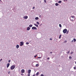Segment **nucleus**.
Masks as SVG:
<instances>
[{
    "instance_id": "9",
    "label": "nucleus",
    "mask_w": 76,
    "mask_h": 76,
    "mask_svg": "<svg viewBox=\"0 0 76 76\" xmlns=\"http://www.w3.org/2000/svg\"><path fill=\"white\" fill-rule=\"evenodd\" d=\"M31 70L29 69L28 71V74H30V73H31Z\"/></svg>"
},
{
    "instance_id": "1",
    "label": "nucleus",
    "mask_w": 76,
    "mask_h": 76,
    "mask_svg": "<svg viewBox=\"0 0 76 76\" xmlns=\"http://www.w3.org/2000/svg\"><path fill=\"white\" fill-rule=\"evenodd\" d=\"M15 68V65L12 66L10 67L11 70H13Z\"/></svg>"
},
{
    "instance_id": "24",
    "label": "nucleus",
    "mask_w": 76,
    "mask_h": 76,
    "mask_svg": "<svg viewBox=\"0 0 76 76\" xmlns=\"http://www.w3.org/2000/svg\"><path fill=\"white\" fill-rule=\"evenodd\" d=\"M72 58V56H69V59H71Z\"/></svg>"
},
{
    "instance_id": "6",
    "label": "nucleus",
    "mask_w": 76,
    "mask_h": 76,
    "mask_svg": "<svg viewBox=\"0 0 76 76\" xmlns=\"http://www.w3.org/2000/svg\"><path fill=\"white\" fill-rule=\"evenodd\" d=\"M21 72L22 73H23L25 72V70L23 69L21 70Z\"/></svg>"
},
{
    "instance_id": "12",
    "label": "nucleus",
    "mask_w": 76,
    "mask_h": 76,
    "mask_svg": "<svg viewBox=\"0 0 76 76\" xmlns=\"http://www.w3.org/2000/svg\"><path fill=\"white\" fill-rule=\"evenodd\" d=\"M34 25H35V26H36V27H38V25H37V24L35 23L34 24Z\"/></svg>"
},
{
    "instance_id": "11",
    "label": "nucleus",
    "mask_w": 76,
    "mask_h": 76,
    "mask_svg": "<svg viewBox=\"0 0 76 76\" xmlns=\"http://www.w3.org/2000/svg\"><path fill=\"white\" fill-rule=\"evenodd\" d=\"M58 5H59V4L58 3H56L55 4V6H58Z\"/></svg>"
},
{
    "instance_id": "33",
    "label": "nucleus",
    "mask_w": 76,
    "mask_h": 76,
    "mask_svg": "<svg viewBox=\"0 0 76 76\" xmlns=\"http://www.w3.org/2000/svg\"><path fill=\"white\" fill-rule=\"evenodd\" d=\"M73 52H72L70 54H73Z\"/></svg>"
},
{
    "instance_id": "35",
    "label": "nucleus",
    "mask_w": 76,
    "mask_h": 76,
    "mask_svg": "<svg viewBox=\"0 0 76 76\" xmlns=\"http://www.w3.org/2000/svg\"><path fill=\"white\" fill-rule=\"evenodd\" d=\"M35 9V7H34L33 8H32V9Z\"/></svg>"
},
{
    "instance_id": "5",
    "label": "nucleus",
    "mask_w": 76,
    "mask_h": 76,
    "mask_svg": "<svg viewBox=\"0 0 76 76\" xmlns=\"http://www.w3.org/2000/svg\"><path fill=\"white\" fill-rule=\"evenodd\" d=\"M28 16H24L23 17V19H28Z\"/></svg>"
},
{
    "instance_id": "39",
    "label": "nucleus",
    "mask_w": 76,
    "mask_h": 76,
    "mask_svg": "<svg viewBox=\"0 0 76 76\" xmlns=\"http://www.w3.org/2000/svg\"><path fill=\"white\" fill-rule=\"evenodd\" d=\"M2 60H3L2 59H1V60H0V61H1Z\"/></svg>"
},
{
    "instance_id": "26",
    "label": "nucleus",
    "mask_w": 76,
    "mask_h": 76,
    "mask_svg": "<svg viewBox=\"0 0 76 76\" xmlns=\"http://www.w3.org/2000/svg\"><path fill=\"white\" fill-rule=\"evenodd\" d=\"M70 20H71V21H72V22H73V21H74V20H73V19L71 20V19H70Z\"/></svg>"
},
{
    "instance_id": "23",
    "label": "nucleus",
    "mask_w": 76,
    "mask_h": 76,
    "mask_svg": "<svg viewBox=\"0 0 76 76\" xmlns=\"http://www.w3.org/2000/svg\"><path fill=\"white\" fill-rule=\"evenodd\" d=\"M29 44V42H27L26 43V45H28V44Z\"/></svg>"
},
{
    "instance_id": "44",
    "label": "nucleus",
    "mask_w": 76,
    "mask_h": 76,
    "mask_svg": "<svg viewBox=\"0 0 76 76\" xmlns=\"http://www.w3.org/2000/svg\"><path fill=\"white\" fill-rule=\"evenodd\" d=\"M50 40H52V39L50 38Z\"/></svg>"
},
{
    "instance_id": "28",
    "label": "nucleus",
    "mask_w": 76,
    "mask_h": 76,
    "mask_svg": "<svg viewBox=\"0 0 76 76\" xmlns=\"http://www.w3.org/2000/svg\"><path fill=\"white\" fill-rule=\"evenodd\" d=\"M44 1L45 3H47V1H46V0H44Z\"/></svg>"
},
{
    "instance_id": "3",
    "label": "nucleus",
    "mask_w": 76,
    "mask_h": 76,
    "mask_svg": "<svg viewBox=\"0 0 76 76\" xmlns=\"http://www.w3.org/2000/svg\"><path fill=\"white\" fill-rule=\"evenodd\" d=\"M24 42H20V46H23V44Z\"/></svg>"
},
{
    "instance_id": "17",
    "label": "nucleus",
    "mask_w": 76,
    "mask_h": 76,
    "mask_svg": "<svg viewBox=\"0 0 76 76\" xmlns=\"http://www.w3.org/2000/svg\"><path fill=\"white\" fill-rule=\"evenodd\" d=\"M58 3H61V1H58Z\"/></svg>"
},
{
    "instance_id": "18",
    "label": "nucleus",
    "mask_w": 76,
    "mask_h": 76,
    "mask_svg": "<svg viewBox=\"0 0 76 76\" xmlns=\"http://www.w3.org/2000/svg\"><path fill=\"white\" fill-rule=\"evenodd\" d=\"M36 67H38V66H39V64H37L36 65Z\"/></svg>"
},
{
    "instance_id": "2",
    "label": "nucleus",
    "mask_w": 76,
    "mask_h": 76,
    "mask_svg": "<svg viewBox=\"0 0 76 76\" xmlns=\"http://www.w3.org/2000/svg\"><path fill=\"white\" fill-rule=\"evenodd\" d=\"M67 30L66 28H65L63 30V32L64 33V34H66V33L67 32Z\"/></svg>"
},
{
    "instance_id": "14",
    "label": "nucleus",
    "mask_w": 76,
    "mask_h": 76,
    "mask_svg": "<svg viewBox=\"0 0 76 76\" xmlns=\"http://www.w3.org/2000/svg\"><path fill=\"white\" fill-rule=\"evenodd\" d=\"M29 27H30V28H31V27H32V24H30L29 26Z\"/></svg>"
},
{
    "instance_id": "15",
    "label": "nucleus",
    "mask_w": 76,
    "mask_h": 76,
    "mask_svg": "<svg viewBox=\"0 0 76 76\" xmlns=\"http://www.w3.org/2000/svg\"><path fill=\"white\" fill-rule=\"evenodd\" d=\"M39 19V18L38 17H37L35 18V20H38Z\"/></svg>"
},
{
    "instance_id": "8",
    "label": "nucleus",
    "mask_w": 76,
    "mask_h": 76,
    "mask_svg": "<svg viewBox=\"0 0 76 76\" xmlns=\"http://www.w3.org/2000/svg\"><path fill=\"white\" fill-rule=\"evenodd\" d=\"M30 29H31V28L28 27L27 28V31H29V30H30Z\"/></svg>"
},
{
    "instance_id": "38",
    "label": "nucleus",
    "mask_w": 76,
    "mask_h": 76,
    "mask_svg": "<svg viewBox=\"0 0 76 76\" xmlns=\"http://www.w3.org/2000/svg\"><path fill=\"white\" fill-rule=\"evenodd\" d=\"M47 59H48V60H49V59H50V58H49V57L48 58H47Z\"/></svg>"
},
{
    "instance_id": "22",
    "label": "nucleus",
    "mask_w": 76,
    "mask_h": 76,
    "mask_svg": "<svg viewBox=\"0 0 76 76\" xmlns=\"http://www.w3.org/2000/svg\"><path fill=\"white\" fill-rule=\"evenodd\" d=\"M61 35H60L59 36V38L60 39L61 38Z\"/></svg>"
},
{
    "instance_id": "13",
    "label": "nucleus",
    "mask_w": 76,
    "mask_h": 76,
    "mask_svg": "<svg viewBox=\"0 0 76 76\" xmlns=\"http://www.w3.org/2000/svg\"><path fill=\"white\" fill-rule=\"evenodd\" d=\"M39 75V72H37L36 74V76H38Z\"/></svg>"
},
{
    "instance_id": "42",
    "label": "nucleus",
    "mask_w": 76,
    "mask_h": 76,
    "mask_svg": "<svg viewBox=\"0 0 76 76\" xmlns=\"http://www.w3.org/2000/svg\"><path fill=\"white\" fill-rule=\"evenodd\" d=\"M39 17H41V15H39Z\"/></svg>"
},
{
    "instance_id": "20",
    "label": "nucleus",
    "mask_w": 76,
    "mask_h": 76,
    "mask_svg": "<svg viewBox=\"0 0 76 76\" xmlns=\"http://www.w3.org/2000/svg\"><path fill=\"white\" fill-rule=\"evenodd\" d=\"M71 17V18H75V17L74 16H72Z\"/></svg>"
},
{
    "instance_id": "4",
    "label": "nucleus",
    "mask_w": 76,
    "mask_h": 76,
    "mask_svg": "<svg viewBox=\"0 0 76 76\" xmlns=\"http://www.w3.org/2000/svg\"><path fill=\"white\" fill-rule=\"evenodd\" d=\"M32 29H35V30H36V29H37V27H33L32 28Z\"/></svg>"
},
{
    "instance_id": "7",
    "label": "nucleus",
    "mask_w": 76,
    "mask_h": 76,
    "mask_svg": "<svg viewBox=\"0 0 76 76\" xmlns=\"http://www.w3.org/2000/svg\"><path fill=\"white\" fill-rule=\"evenodd\" d=\"M7 66V68H8V67H9V66H10V64L8 63Z\"/></svg>"
},
{
    "instance_id": "31",
    "label": "nucleus",
    "mask_w": 76,
    "mask_h": 76,
    "mask_svg": "<svg viewBox=\"0 0 76 76\" xmlns=\"http://www.w3.org/2000/svg\"><path fill=\"white\" fill-rule=\"evenodd\" d=\"M27 76H30V73L28 74V75Z\"/></svg>"
},
{
    "instance_id": "34",
    "label": "nucleus",
    "mask_w": 76,
    "mask_h": 76,
    "mask_svg": "<svg viewBox=\"0 0 76 76\" xmlns=\"http://www.w3.org/2000/svg\"><path fill=\"white\" fill-rule=\"evenodd\" d=\"M10 71H9L8 72V74H10Z\"/></svg>"
},
{
    "instance_id": "10",
    "label": "nucleus",
    "mask_w": 76,
    "mask_h": 76,
    "mask_svg": "<svg viewBox=\"0 0 76 76\" xmlns=\"http://www.w3.org/2000/svg\"><path fill=\"white\" fill-rule=\"evenodd\" d=\"M16 48H19V45H17L16 46Z\"/></svg>"
},
{
    "instance_id": "29",
    "label": "nucleus",
    "mask_w": 76,
    "mask_h": 76,
    "mask_svg": "<svg viewBox=\"0 0 76 76\" xmlns=\"http://www.w3.org/2000/svg\"><path fill=\"white\" fill-rule=\"evenodd\" d=\"M69 53H70V51H68V52H66V53H67V54H69Z\"/></svg>"
},
{
    "instance_id": "21",
    "label": "nucleus",
    "mask_w": 76,
    "mask_h": 76,
    "mask_svg": "<svg viewBox=\"0 0 76 76\" xmlns=\"http://www.w3.org/2000/svg\"><path fill=\"white\" fill-rule=\"evenodd\" d=\"M36 23L37 24V25H39V22H37Z\"/></svg>"
},
{
    "instance_id": "16",
    "label": "nucleus",
    "mask_w": 76,
    "mask_h": 76,
    "mask_svg": "<svg viewBox=\"0 0 76 76\" xmlns=\"http://www.w3.org/2000/svg\"><path fill=\"white\" fill-rule=\"evenodd\" d=\"M59 26L60 27V28H61L62 27V26H61V25L60 24H59Z\"/></svg>"
},
{
    "instance_id": "41",
    "label": "nucleus",
    "mask_w": 76,
    "mask_h": 76,
    "mask_svg": "<svg viewBox=\"0 0 76 76\" xmlns=\"http://www.w3.org/2000/svg\"><path fill=\"white\" fill-rule=\"evenodd\" d=\"M71 42H73V40H72Z\"/></svg>"
},
{
    "instance_id": "27",
    "label": "nucleus",
    "mask_w": 76,
    "mask_h": 76,
    "mask_svg": "<svg viewBox=\"0 0 76 76\" xmlns=\"http://www.w3.org/2000/svg\"><path fill=\"white\" fill-rule=\"evenodd\" d=\"M37 56H38V55H36L34 56V57L35 58V57H37Z\"/></svg>"
},
{
    "instance_id": "37",
    "label": "nucleus",
    "mask_w": 76,
    "mask_h": 76,
    "mask_svg": "<svg viewBox=\"0 0 76 76\" xmlns=\"http://www.w3.org/2000/svg\"><path fill=\"white\" fill-rule=\"evenodd\" d=\"M68 33H69V31H67V32H66V34H68Z\"/></svg>"
},
{
    "instance_id": "30",
    "label": "nucleus",
    "mask_w": 76,
    "mask_h": 76,
    "mask_svg": "<svg viewBox=\"0 0 76 76\" xmlns=\"http://www.w3.org/2000/svg\"><path fill=\"white\" fill-rule=\"evenodd\" d=\"M74 70H76V67H74Z\"/></svg>"
},
{
    "instance_id": "46",
    "label": "nucleus",
    "mask_w": 76,
    "mask_h": 76,
    "mask_svg": "<svg viewBox=\"0 0 76 76\" xmlns=\"http://www.w3.org/2000/svg\"><path fill=\"white\" fill-rule=\"evenodd\" d=\"M0 1H1V0H0Z\"/></svg>"
},
{
    "instance_id": "25",
    "label": "nucleus",
    "mask_w": 76,
    "mask_h": 76,
    "mask_svg": "<svg viewBox=\"0 0 76 76\" xmlns=\"http://www.w3.org/2000/svg\"><path fill=\"white\" fill-rule=\"evenodd\" d=\"M64 2H66V1H67V0H64Z\"/></svg>"
},
{
    "instance_id": "43",
    "label": "nucleus",
    "mask_w": 76,
    "mask_h": 76,
    "mask_svg": "<svg viewBox=\"0 0 76 76\" xmlns=\"http://www.w3.org/2000/svg\"><path fill=\"white\" fill-rule=\"evenodd\" d=\"M41 58V57H38V58Z\"/></svg>"
},
{
    "instance_id": "45",
    "label": "nucleus",
    "mask_w": 76,
    "mask_h": 76,
    "mask_svg": "<svg viewBox=\"0 0 76 76\" xmlns=\"http://www.w3.org/2000/svg\"><path fill=\"white\" fill-rule=\"evenodd\" d=\"M33 76H35V75H34Z\"/></svg>"
},
{
    "instance_id": "40",
    "label": "nucleus",
    "mask_w": 76,
    "mask_h": 76,
    "mask_svg": "<svg viewBox=\"0 0 76 76\" xmlns=\"http://www.w3.org/2000/svg\"><path fill=\"white\" fill-rule=\"evenodd\" d=\"M50 54H52V53H53V52H50Z\"/></svg>"
},
{
    "instance_id": "36",
    "label": "nucleus",
    "mask_w": 76,
    "mask_h": 76,
    "mask_svg": "<svg viewBox=\"0 0 76 76\" xmlns=\"http://www.w3.org/2000/svg\"><path fill=\"white\" fill-rule=\"evenodd\" d=\"M8 62H9V63H10V60H9L8 61Z\"/></svg>"
},
{
    "instance_id": "32",
    "label": "nucleus",
    "mask_w": 76,
    "mask_h": 76,
    "mask_svg": "<svg viewBox=\"0 0 76 76\" xmlns=\"http://www.w3.org/2000/svg\"><path fill=\"white\" fill-rule=\"evenodd\" d=\"M40 76H44V75L42 74L40 75Z\"/></svg>"
},
{
    "instance_id": "19",
    "label": "nucleus",
    "mask_w": 76,
    "mask_h": 76,
    "mask_svg": "<svg viewBox=\"0 0 76 76\" xmlns=\"http://www.w3.org/2000/svg\"><path fill=\"white\" fill-rule=\"evenodd\" d=\"M73 40H74V42H76V39H75L74 38V39H73Z\"/></svg>"
}]
</instances>
